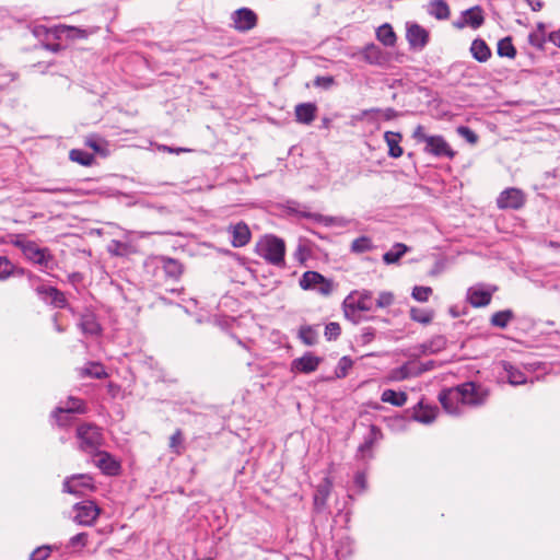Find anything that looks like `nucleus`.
I'll return each mask as SVG.
<instances>
[{
    "label": "nucleus",
    "instance_id": "nucleus-48",
    "mask_svg": "<svg viewBox=\"0 0 560 560\" xmlns=\"http://www.w3.org/2000/svg\"><path fill=\"white\" fill-rule=\"evenodd\" d=\"M183 443V435L180 430H176L170 439V447L174 450L176 454H180V445Z\"/></svg>",
    "mask_w": 560,
    "mask_h": 560
},
{
    "label": "nucleus",
    "instance_id": "nucleus-44",
    "mask_svg": "<svg viewBox=\"0 0 560 560\" xmlns=\"http://www.w3.org/2000/svg\"><path fill=\"white\" fill-rule=\"evenodd\" d=\"M351 366H352V360L349 359L348 357H342L338 362V365L336 369V376L339 378L345 377L348 374V371L351 369Z\"/></svg>",
    "mask_w": 560,
    "mask_h": 560
},
{
    "label": "nucleus",
    "instance_id": "nucleus-34",
    "mask_svg": "<svg viewBox=\"0 0 560 560\" xmlns=\"http://www.w3.org/2000/svg\"><path fill=\"white\" fill-rule=\"evenodd\" d=\"M513 317L514 314L511 310L500 311L492 315L491 324L495 327L505 328Z\"/></svg>",
    "mask_w": 560,
    "mask_h": 560
},
{
    "label": "nucleus",
    "instance_id": "nucleus-35",
    "mask_svg": "<svg viewBox=\"0 0 560 560\" xmlns=\"http://www.w3.org/2000/svg\"><path fill=\"white\" fill-rule=\"evenodd\" d=\"M70 160L81 165L89 166L93 163L94 156L83 150L73 149L69 153Z\"/></svg>",
    "mask_w": 560,
    "mask_h": 560
},
{
    "label": "nucleus",
    "instance_id": "nucleus-22",
    "mask_svg": "<svg viewBox=\"0 0 560 560\" xmlns=\"http://www.w3.org/2000/svg\"><path fill=\"white\" fill-rule=\"evenodd\" d=\"M376 38L385 46L393 47L397 36L390 24L385 23L376 30Z\"/></svg>",
    "mask_w": 560,
    "mask_h": 560
},
{
    "label": "nucleus",
    "instance_id": "nucleus-64",
    "mask_svg": "<svg viewBox=\"0 0 560 560\" xmlns=\"http://www.w3.org/2000/svg\"><path fill=\"white\" fill-rule=\"evenodd\" d=\"M114 387H115V386H114L113 384H109V385H108L109 390H114Z\"/></svg>",
    "mask_w": 560,
    "mask_h": 560
},
{
    "label": "nucleus",
    "instance_id": "nucleus-27",
    "mask_svg": "<svg viewBox=\"0 0 560 560\" xmlns=\"http://www.w3.org/2000/svg\"><path fill=\"white\" fill-rule=\"evenodd\" d=\"M408 246L402 243H396L393 248L383 255V261L386 265L396 264L407 252Z\"/></svg>",
    "mask_w": 560,
    "mask_h": 560
},
{
    "label": "nucleus",
    "instance_id": "nucleus-47",
    "mask_svg": "<svg viewBox=\"0 0 560 560\" xmlns=\"http://www.w3.org/2000/svg\"><path fill=\"white\" fill-rule=\"evenodd\" d=\"M300 337L305 345L312 346L316 341V332L311 327H303L300 330Z\"/></svg>",
    "mask_w": 560,
    "mask_h": 560
},
{
    "label": "nucleus",
    "instance_id": "nucleus-46",
    "mask_svg": "<svg viewBox=\"0 0 560 560\" xmlns=\"http://www.w3.org/2000/svg\"><path fill=\"white\" fill-rule=\"evenodd\" d=\"M457 133L466 139L470 144H476L478 141V136L466 126H459L457 128Z\"/></svg>",
    "mask_w": 560,
    "mask_h": 560
},
{
    "label": "nucleus",
    "instance_id": "nucleus-28",
    "mask_svg": "<svg viewBox=\"0 0 560 560\" xmlns=\"http://www.w3.org/2000/svg\"><path fill=\"white\" fill-rule=\"evenodd\" d=\"M381 400L396 407H401L407 401V394L404 392H395L393 389H385L382 393Z\"/></svg>",
    "mask_w": 560,
    "mask_h": 560
},
{
    "label": "nucleus",
    "instance_id": "nucleus-5",
    "mask_svg": "<svg viewBox=\"0 0 560 560\" xmlns=\"http://www.w3.org/2000/svg\"><path fill=\"white\" fill-rule=\"evenodd\" d=\"M300 285L304 290H315L324 295H328L332 291L331 281L316 271L304 272L300 280Z\"/></svg>",
    "mask_w": 560,
    "mask_h": 560
},
{
    "label": "nucleus",
    "instance_id": "nucleus-53",
    "mask_svg": "<svg viewBox=\"0 0 560 560\" xmlns=\"http://www.w3.org/2000/svg\"><path fill=\"white\" fill-rule=\"evenodd\" d=\"M412 137L419 142H425L431 136L425 135L424 127L419 125L416 127Z\"/></svg>",
    "mask_w": 560,
    "mask_h": 560
},
{
    "label": "nucleus",
    "instance_id": "nucleus-45",
    "mask_svg": "<svg viewBox=\"0 0 560 560\" xmlns=\"http://www.w3.org/2000/svg\"><path fill=\"white\" fill-rule=\"evenodd\" d=\"M13 269V264L7 257H0V280L7 279Z\"/></svg>",
    "mask_w": 560,
    "mask_h": 560
},
{
    "label": "nucleus",
    "instance_id": "nucleus-25",
    "mask_svg": "<svg viewBox=\"0 0 560 560\" xmlns=\"http://www.w3.org/2000/svg\"><path fill=\"white\" fill-rule=\"evenodd\" d=\"M80 327L84 334L89 335H98L101 331V326L96 320V317L92 313H86L81 316Z\"/></svg>",
    "mask_w": 560,
    "mask_h": 560
},
{
    "label": "nucleus",
    "instance_id": "nucleus-51",
    "mask_svg": "<svg viewBox=\"0 0 560 560\" xmlns=\"http://www.w3.org/2000/svg\"><path fill=\"white\" fill-rule=\"evenodd\" d=\"M340 335V326L337 323H329L325 328V336L330 339H336Z\"/></svg>",
    "mask_w": 560,
    "mask_h": 560
},
{
    "label": "nucleus",
    "instance_id": "nucleus-63",
    "mask_svg": "<svg viewBox=\"0 0 560 560\" xmlns=\"http://www.w3.org/2000/svg\"><path fill=\"white\" fill-rule=\"evenodd\" d=\"M170 265L177 268V264L174 260H170Z\"/></svg>",
    "mask_w": 560,
    "mask_h": 560
},
{
    "label": "nucleus",
    "instance_id": "nucleus-58",
    "mask_svg": "<svg viewBox=\"0 0 560 560\" xmlns=\"http://www.w3.org/2000/svg\"><path fill=\"white\" fill-rule=\"evenodd\" d=\"M85 537L84 534H79L75 537L72 538L73 542L81 541Z\"/></svg>",
    "mask_w": 560,
    "mask_h": 560
},
{
    "label": "nucleus",
    "instance_id": "nucleus-20",
    "mask_svg": "<svg viewBox=\"0 0 560 560\" xmlns=\"http://www.w3.org/2000/svg\"><path fill=\"white\" fill-rule=\"evenodd\" d=\"M453 392V388H448L443 390L439 395V400L446 412L451 415H457L462 411L460 407L463 406L459 399H451V394Z\"/></svg>",
    "mask_w": 560,
    "mask_h": 560
},
{
    "label": "nucleus",
    "instance_id": "nucleus-9",
    "mask_svg": "<svg viewBox=\"0 0 560 560\" xmlns=\"http://www.w3.org/2000/svg\"><path fill=\"white\" fill-rule=\"evenodd\" d=\"M524 203L525 195L517 188L503 190L497 199V205L500 209H520Z\"/></svg>",
    "mask_w": 560,
    "mask_h": 560
},
{
    "label": "nucleus",
    "instance_id": "nucleus-15",
    "mask_svg": "<svg viewBox=\"0 0 560 560\" xmlns=\"http://www.w3.org/2000/svg\"><path fill=\"white\" fill-rule=\"evenodd\" d=\"M229 232L232 234V245L234 247H243L250 241L249 228L244 222L230 225Z\"/></svg>",
    "mask_w": 560,
    "mask_h": 560
},
{
    "label": "nucleus",
    "instance_id": "nucleus-4",
    "mask_svg": "<svg viewBox=\"0 0 560 560\" xmlns=\"http://www.w3.org/2000/svg\"><path fill=\"white\" fill-rule=\"evenodd\" d=\"M373 308V293L369 290H355L345 300V310L347 315L354 313L355 311L369 312Z\"/></svg>",
    "mask_w": 560,
    "mask_h": 560
},
{
    "label": "nucleus",
    "instance_id": "nucleus-61",
    "mask_svg": "<svg viewBox=\"0 0 560 560\" xmlns=\"http://www.w3.org/2000/svg\"><path fill=\"white\" fill-rule=\"evenodd\" d=\"M529 40H530V43H532V44H536V38H535V36H534V35H530V36H529Z\"/></svg>",
    "mask_w": 560,
    "mask_h": 560
},
{
    "label": "nucleus",
    "instance_id": "nucleus-56",
    "mask_svg": "<svg viewBox=\"0 0 560 560\" xmlns=\"http://www.w3.org/2000/svg\"><path fill=\"white\" fill-rule=\"evenodd\" d=\"M163 150L167 151V152H171V153H179V152H187L188 151V150L182 149V148L173 149V148L165 147V145L163 147Z\"/></svg>",
    "mask_w": 560,
    "mask_h": 560
},
{
    "label": "nucleus",
    "instance_id": "nucleus-10",
    "mask_svg": "<svg viewBox=\"0 0 560 560\" xmlns=\"http://www.w3.org/2000/svg\"><path fill=\"white\" fill-rule=\"evenodd\" d=\"M485 22L483 11L476 5L463 12L462 18L453 23V25L462 30L469 26L474 30L479 28Z\"/></svg>",
    "mask_w": 560,
    "mask_h": 560
},
{
    "label": "nucleus",
    "instance_id": "nucleus-23",
    "mask_svg": "<svg viewBox=\"0 0 560 560\" xmlns=\"http://www.w3.org/2000/svg\"><path fill=\"white\" fill-rule=\"evenodd\" d=\"M468 301L472 306L476 307L486 306L491 301V293L481 289L471 288L468 291Z\"/></svg>",
    "mask_w": 560,
    "mask_h": 560
},
{
    "label": "nucleus",
    "instance_id": "nucleus-2",
    "mask_svg": "<svg viewBox=\"0 0 560 560\" xmlns=\"http://www.w3.org/2000/svg\"><path fill=\"white\" fill-rule=\"evenodd\" d=\"M489 396V392L481 385L472 382L453 387L451 399H459L463 406L482 405Z\"/></svg>",
    "mask_w": 560,
    "mask_h": 560
},
{
    "label": "nucleus",
    "instance_id": "nucleus-19",
    "mask_svg": "<svg viewBox=\"0 0 560 560\" xmlns=\"http://www.w3.org/2000/svg\"><path fill=\"white\" fill-rule=\"evenodd\" d=\"M401 138L399 132L386 131L384 133V140L388 145V155L390 158L397 159L402 155L404 150L400 147Z\"/></svg>",
    "mask_w": 560,
    "mask_h": 560
},
{
    "label": "nucleus",
    "instance_id": "nucleus-32",
    "mask_svg": "<svg viewBox=\"0 0 560 560\" xmlns=\"http://www.w3.org/2000/svg\"><path fill=\"white\" fill-rule=\"evenodd\" d=\"M410 317L412 320L418 322L420 324H429L432 322L434 317V312L432 310L411 307Z\"/></svg>",
    "mask_w": 560,
    "mask_h": 560
},
{
    "label": "nucleus",
    "instance_id": "nucleus-11",
    "mask_svg": "<svg viewBox=\"0 0 560 560\" xmlns=\"http://www.w3.org/2000/svg\"><path fill=\"white\" fill-rule=\"evenodd\" d=\"M232 21L235 30L247 32L256 26L257 15L250 9L242 8L233 12Z\"/></svg>",
    "mask_w": 560,
    "mask_h": 560
},
{
    "label": "nucleus",
    "instance_id": "nucleus-60",
    "mask_svg": "<svg viewBox=\"0 0 560 560\" xmlns=\"http://www.w3.org/2000/svg\"><path fill=\"white\" fill-rule=\"evenodd\" d=\"M357 482L360 485L363 482V477L361 475L357 477Z\"/></svg>",
    "mask_w": 560,
    "mask_h": 560
},
{
    "label": "nucleus",
    "instance_id": "nucleus-30",
    "mask_svg": "<svg viewBox=\"0 0 560 560\" xmlns=\"http://www.w3.org/2000/svg\"><path fill=\"white\" fill-rule=\"evenodd\" d=\"M38 292L45 294L47 299H50L51 303L57 307H63L66 304L65 295L56 288H38Z\"/></svg>",
    "mask_w": 560,
    "mask_h": 560
},
{
    "label": "nucleus",
    "instance_id": "nucleus-40",
    "mask_svg": "<svg viewBox=\"0 0 560 560\" xmlns=\"http://www.w3.org/2000/svg\"><path fill=\"white\" fill-rule=\"evenodd\" d=\"M395 296L392 292L383 291L378 294V298L375 300L374 305L377 308H385L390 306L394 303Z\"/></svg>",
    "mask_w": 560,
    "mask_h": 560
},
{
    "label": "nucleus",
    "instance_id": "nucleus-8",
    "mask_svg": "<svg viewBox=\"0 0 560 560\" xmlns=\"http://www.w3.org/2000/svg\"><path fill=\"white\" fill-rule=\"evenodd\" d=\"M63 489L66 492L82 495L94 489L93 479L89 475L72 476L65 480Z\"/></svg>",
    "mask_w": 560,
    "mask_h": 560
},
{
    "label": "nucleus",
    "instance_id": "nucleus-18",
    "mask_svg": "<svg viewBox=\"0 0 560 560\" xmlns=\"http://www.w3.org/2000/svg\"><path fill=\"white\" fill-rule=\"evenodd\" d=\"M317 106L313 103H302L295 106L296 121L310 125L316 118Z\"/></svg>",
    "mask_w": 560,
    "mask_h": 560
},
{
    "label": "nucleus",
    "instance_id": "nucleus-52",
    "mask_svg": "<svg viewBox=\"0 0 560 560\" xmlns=\"http://www.w3.org/2000/svg\"><path fill=\"white\" fill-rule=\"evenodd\" d=\"M382 439V431L380 428H377L376 425H371L370 427V434H369V438L366 440V444H373L375 442H377L378 440Z\"/></svg>",
    "mask_w": 560,
    "mask_h": 560
},
{
    "label": "nucleus",
    "instance_id": "nucleus-33",
    "mask_svg": "<svg viewBox=\"0 0 560 560\" xmlns=\"http://www.w3.org/2000/svg\"><path fill=\"white\" fill-rule=\"evenodd\" d=\"M82 376H90L94 378H105L107 377V373L104 366L100 363L91 362L85 368L81 370Z\"/></svg>",
    "mask_w": 560,
    "mask_h": 560
},
{
    "label": "nucleus",
    "instance_id": "nucleus-21",
    "mask_svg": "<svg viewBox=\"0 0 560 560\" xmlns=\"http://www.w3.org/2000/svg\"><path fill=\"white\" fill-rule=\"evenodd\" d=\"M331 490V482L329 479H325L316 489L314 494V505L317 510H320L325 506L326 501L329 497Z\"/></svg>",
    "mask_w": 560,
    "mask_h": 560
},
{
    "label": "nucleus",
    "instance_id": "nucleus-12",
    "mask_svg": "<svg viewBox=\"0 0 560 560\" xmlns=\"http://www.w3.org/2000/svg\"><path fill=\"white\" fill-rule=\"evenodd\" d=\"M424 150L434 156H445L448 159H453L456 154L442 136H432L427 139Z\"/></svg>",
    "mask_w": 560,
    "mask_h": 560
},
{
    "label": "nucleus",
    "instance_id": "nucleus-31",
    "mask_svg": "<svg viewBox=\"0 0 560 560\" xmlns=\"http://www.w3.org/2000/svg\"><path fill=\"white\" fill-rule=\"evenodd\" d=\"M436 417V409L423 406L422 404H419L418 409L415 411V418L417 421L422 423H431Z\"/></svg>",
    "mask_w": 560,
    "mask_h": 560
},
{
    "label": "nucleus",
    "instance_id": "nucleus-26",
    "mask_svg": "<svg viewBox=\"0 0 560 560\" xmlns=\"http://www.w3.org/2000/svg\"><path fill=\"white\" fill-rule=\"evenodd\" d=\"M363 58L371 65H383L385 56L383 51L374 44L368 45L363 50Z\"/></svg>",
    "mask_w": 560,
    "mask_h": 560
},
{
    "label": "nucleus",
    "instance_id": "nucleus-36",
    "mask_svg": "<svg viewBox=\"0 0 560 560\" xmlns=\"http://www.w3.org/2000/svg\"><path fill=\"white\" fill-rule=\"evenodd\" d=\"M498 55L501 57L514 58L516 49L510 37H505L498 43Z\"/></svg>",
    "mask_w": 560,
    "mask_h": 560
},
{
    "label": "nucleus",
    "instance_id": "nucleus-16",
    "mask_svg": "<svg viewBox=\"0 0 560 560\" xmlns=\"http://www.w3.org/2000/svg\"><path fill=\"white\" fill-rule=\"evenodd\" d=\"M319 361V358L307 353L299 359L293 360L291 370L300 373H311L318 368Z\"/></svg>",
    "mask_w": 560,
    "mask_h": 560
},
{
    "label": "nucleus",
    "instance_id": "nucleus-3",
    "mask_svg": "<svg viewBox=\"0 0 560 560\" xmlns=\"http://www.w3.org/2000/svg\"><path fill=\"white\" fill-rule=\"evenodd\" d=\"M77 439L79 440L80 450L90 455L98 451L104 443L102 430L91 423H84L78 427Z\"/></svg>",
    "mask_w": 560,
    "mask_h": 560
},
{
    "label": "nucleus",
    "instance_id": "nucleus-43",
    "mask_svg": "<svg viewBox=\"0 0 560 560\" xmlns=\"http://www.w3.org/2000/svg\"><path fill=\"white\" fill-rule=\"evenodd\" d=\"M51 550H52V548L49 545H44V546L37 547L31 553L30 560H46L50 556Z\"/></svg>",
    "mask_w": 560,
    "mask_h": 560
},
{
    "label": "nucleus",
    "instance_id": "nucleus-29",
    "mask_svg": "<svg viewBox=\"0 0 560 560\" xmlns=\"http://www.w3.org/2000/svg\"><path fill=\"white\" fill-rule=\"evenodd\" d=\"M428 12L438 20H446L450 16V8L443 0H434L429 3Z\"/></svg>",
    "mask_w": 560,
    "mask_h": 560
},
{
    "label": "nucleus",
    "instance_id": "nucleus-55",
    "mask_svg": "<svg viewBox=\"0 0 560 560\" xmlns=\"http://www.w3.org/2000/svg\"><path fill=\"white\" fill-rule=\"evenodd\" d=\"M549 40L560 47V28L549 34Z\"/></svg>",
    "mask_w": 560,
    "mask_h": 560
},
{
    "label": "nucleus",
    "instance_id": "nucleus-50",
    "mask_svg": "<svg viewBox=\"0 0 560 560\" xmlns=\"http://www.w3.org/2000/svg\"><path fill=\"white\" fill-rule=\"evenodd\" d=\"M102 143H104V140L94 135L89 136L85 140V144L93 149L95 152L102 151Z\"/></svg>",
    "mask_w": 560,
    "mask_h": 560
},
{
    "label": "nucleus",
    "instance_id": "nucleus-6",
    "mask_svg": "<svg viewBox=\"0 0 560 560\" xmlns=\"http://www.w3.org/2000/svg\"><path fill=\"white\" fill-rule=\"evenodd\" d=\"M75 516L74 521L83 526H91L101 514V509L94 501H82L74 505Z\"/></svg>",
    "mask_w": 560,
    "mask_h": 560
},
{
    "label": "nucleus",
    "instance_id": "nucleus-41",
    "mask_svg": "<svg viewBox=\"0 0 560 560\" xmlns=\"http://www.w3.org/2000/svg\"><path fill=\"white\" fill-rule=\"evenodd\" d=\"M364 116L368 115H380L385 120H392L397 117V113L393 108H386V109H369L364 110L362 113Z\"/></svg>",
    "mask_w": 560,
    "mask_h": 560
},
{
    "label": "nucleus",
    "instance_id": "nucleus-57",
    "mask_svg": "<svg viewBox=\"0 0 560 560\" xmlns=\"http://www.w3.org/2000/svg\"><path fill=\"white\" fill-rule=\"evenodd\" d=\"M42 191H45V192H61V191H67V189H62V188H43L40 189Z\"/></svg>",
    "mask_w": 560,
    "mask_h": 560
},
{
    "label": "nucleus",
    "instance_id": "nucleus-24",
    "mask_svg": "<svg viewBox=\"0 0 560 560\" xmlns=\"http://www.w3.org/2000/svg\"><path fill=\"white\" fill-rule=\"evenodd\" d=\"M470 51H471V55L474 56V58L476 60H478L479 62L487 61L491 56V51H490L488 45L486 44V42L482 39H479V38L475 39L471 43Z\"/></svg>",
    "mask_w": 560,
    "mask_h": 560
},
{
    "label": "nucleus",
    "instance_id": "nucleus-1",
    "mask_svg": "<svg viewBox=\"0 0 560 560\" xmlns=\"http://www.w3.org/2000/svg\"><path fill=\"white\" fill-rule=\"evenodd\" d=\"M256 253L269 264L282 266L284 264L285 245L281 238L275 235H266L257 242Z\"/></svg>",
    "mask_w": 560,
    "mask_h": 560
},
{
    "label": "nucleus",
    "instance_id": "nucleus-7",
    "mask_svg": "<svg viewBox=\"0 0 560 560\" xmlns=\"http://www.w3.org/2000/svg\"><path fill=\"white\" fill-rule=\"evenodd\" d=\"M30 261L40 266L43 269L54 268V256L48 248H42L36 243H32L24 254Z\"/></svg>",
    "mask_w": 560,
    "mask_h": 560
},
{
    "label": "nucleus",
    "instance_id": "nucleus-38",
    "mask_svg": "<svg viewBox=\"0 0 560 560\" xmlns=\"http://www.w3.org/2000/svg\"><path fill=\"white\" fill-rule=\"evenodd\" d=\"M417 372H412L408 364H405L400 368L394 369L389 373L390 381H402L408 378L411 375H416Z\"/></svg>",
    "mask_w": 560,
    "mask_h": 560
},
{
    "label": "nucleus",
    "instance_id": "nucleus-62",
    "mask_svg": "<svg viewBox=\"0 0 560 560\" xmlns=\"http://www.w3.org/2000/svg\"><path fill=\"white\" fill-rule=\"evenodd\" d=\"M71 31H74V28H71ZM75 32L80 35V36H83L84 32L81 31V30H75Z\"/></svg>",
    "mask_w": 560,
    "mask_h": 560
},
{
    "label": "nucleus",
    "instance_id": "nucleus-49",
    "mask_svg": "<svg viewBox=\"0 0 560 560\" xmlns=\"http://www.w3.org/2000/svg\"><path fill=\"white\" fill-rule=\"evenodd\" d=\"M11 243L21 249V252L23 253V255L25 254L26 252V247L28 248V246H31V244L33 243L32 241H28L26 240L23 235H16L14 236V238H12Z\"/></svg>",
    "mask_w": 560,
    "mask_h": 560
},
{
    "label": "nucleus",
    "instance_id": "nucleus-14",
    "mask_svg": "<svg viewBox=\"0 0 560 560\" xmlns=\"http://www.w3.org/2000/svg\"><path fill=\"white\" fill-rule=\"evenodd\" d=\"M85 411H86V408L84 406V402L81 399L70 397L68 399V401L66 402L65 407L57 408V410L55 412V417H56L59 425H65L66 420L63 419V416H66L68 413H73V412L84 413Z\"/></svg>",
    "mask_w": 560,
    "mask_h": 560
},
{
    "label": "nucleus",
    "instance_id": "nucleus-17",
    "mask_svg": "<svg viewBox=\"0 0 560 560\" xmlns=\"http://www.w3.org/2000/svg\"><path fill=\"white\" fill-rule=\"evenodd\" d=\"M428 37V32L418 24H411L407 28V39L412 47H424Z\"/></svg>",
    "mask_w": 560,
    "mask_h": 560
},
{
    "label": "nucleus",
    "instance_id": "nucleus-59",
    "mask_svg": "<svg viewBox=\"0 0 560 560\" xmlns=\"http://www.w3.org/2000/svg\"><path fill=\"white\" fill-rule=\"evenodd\" d=\"M533 9L534 10H540L541 9V2L540 1H536L535 5H533Z\"/></svg>",
    "mask_w": 560,
    "mask_h": 560
},
{
    "label": "nucleus",
    "instance_id": "nucleus-42",
    "mask_svg": "<svg viewBox=\"0 0 560 560\" xmlns=\"http://www.w3.org/2000/svg\"><path fill=\"white\" fill-rule=\"evenodd\" d=\"M432 294L430 287H415L412 290V298L419 302H427L429 296Z\"/></svg>",
    "mask_w": 560,
    "mask_h": 560
},
{
    "label": "nucleus",
    "instance_id": "nucleus-37",
    "mask_svg": "<svg viewBox=\"0 0 560 560\" xmlns=\"http://www.w3.org/2000/svg\"><path fill=\"white\" fill-rule=\"evenodd\" d=\"M373 247L374 246H373L371 238H369L366 236L358 237L351 244L352 252L359 253V254L370 252L373 249Z\"/></svg>",
    "mask_w": 560,
    "mask_h": 560
},
{
    "label": "nucleus",
    "instance_id": "nucleus-13",
    "mask_svg": "<svg viewBox=\"0 0 560 560\" xmlns=\"http://www.w3.org/2000/svg\"><path fill=\"white\" fill-rule=\"evenodd\" d=\"M91 456H93L94 465L104 474L114 476L119 472L120 465L109 453L98 450Z\"/></svg>",
    "mask_w": 560,
    "mask_h": 560
},
{
    "label": "nucleus",
    "instance_id": "nucleus-39",
    "mask_svg": "<svg viewBox=\"0 0 560 560\" xmlns=\"http://www.w3.org/2000/svg\"><path fill=\"white\" fill-rule=\"evenodd\" d=\"M505 371L508 373V380L509 383L512 385H520L524 384L526 382V377L524 373L518 371L517 369H514L513 366H505Z\"/></svg>",
    "mask_w": 560,
    "mask_h": 560
},
{
    "label": "nucleus",
    "instance_id": "nucleus-54",
    "mask_svg": "<svg viewBox=\"0 0 560 560\" xmlns=\"http://www.w3.org/2000/svg\"><path fill=\"white\" fill-rule=\"evenodd\" d=\"M334 83V79L331 77H317L314 81L316 86H323L325 89L331 86Z\"/></svg>",
    "mask_w": 560,
    "mask_h": 560
}]
</instances>
